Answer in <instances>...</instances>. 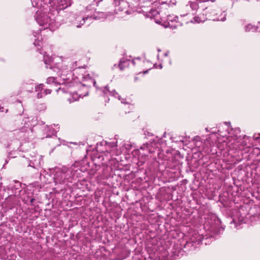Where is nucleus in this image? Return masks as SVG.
I'll use <instances>...</instances> for the list:
<instances>
[{"label":"nucleus","mask_w":260,"mask_h":260,"mask_svg":"<svg viewBox=\"0 0 260 260\" xmlns=\"http://www.w3.org/2000/svg\"><path fill=\"white\" fill-rule=\"evenodd\" d=\"M34 37H36V35H35V34H34Z\"/></svg>","instance_id":"obj_31"},{"label":"nucleus","mask_w":260,"mask_h":260,"mask_svg":"<svg viewBox=\"0 0 260 260\" xmlns=\"http://www.w3.org/2000/svg\"><path fill=\"white\" fill-rule=\"evenodd\" d=\"M64 87L63 88H59V89L62 90L64 92H70L71 98H68V101L71 103L73 102L77 101L79 98V95L76 92L72 93L71 91H66V89L68 88V87H70L71 85L66 84L64 83Z\"/></svg>","instance_id":"obj_6"},{"label":"nucleus","mask_w":260,"mask_h":260,"mask_svg":"<svg viewBox=\"0 0 260 260\" xmlns=\"http://www.w3.org/2000/svg\"><path fill=\"white\" fill-rule=\"evenodd\" d=\"M36 20L38 23L45 29L49 28L52 30L57 25L55 15L52 12L47 13L37 12Z\"/></svg>","instance_id":"obj_1"},{"label":"nucleus","mask_w":260,"mask_h":260,"mask_svg":"<svg viewBox=\"0 0 260 260\" xmlns=\"http://www.w3.org/2000/svg\"><path fill=\"white\" fill-rule=\"evenodd\" d=\"M23 121L24 125L19 129L15 130V134L18 135L20 138L25 139L27 138L29 133L32 132V130L28 123V118L23 120Z\"/></svg>","instance_id":"obj_5"},{"label":"nucleus","mask_w":260,"mask_h":260,"mask_svg":"<svg viewBox=\"0 0 260 260\" xmlns=\"http://www.w3.org/2000/svg\"><path fill=\"white\" fill-rule=\"evenodd\" d=\"M213 218L214 220L215 225V228H214V230L215 231L216 230V229H215L216 228H217V230H218L217 232L215 231V234L216 235L220 234L223 231V228L222 227H221V226L219 227V225L220 224L221 221H220V219L216 217V215H213L212 214V219Z\"/></svg>","instance_id":"obj_8"},{"label":"nucleus","mask_w":260,"mask_h":260,"mask_svg":"<svg viewBox=\"0 0 260 260\" xmlns=\"http://www.w3.org/2000/svg\"><path fill=\"white\" fill-rule=\"evenodd\" d=\"M159 66V68H160V69H161V68H162V67L161 64H160Z\"/></svg>","instance_id":"obj_29"},{"label":"nucleus","mask_w":260,"mask_h":260,"mask_svg":"<svg viewBox=\"0 0 260 260\" xmlns=\"http://www.w3.org/2000/svg\"><path fill=\"white\" fill-rule=\"evenodd\" d=\"M141 149H142V150H146L148 151V152L149 153H152L153 152H154V150H152L150 148V146L148 145H144V146H142L141 147Z\"/></svg>","instance_id":"obj_17"},{"label":"nucleus","mask_w":260,"mask_h":260,"mask_svg":"<svg viewBox=\"0 0 260 260\" xmlns=\"http://www.w3.org/2000/svg\"><path fill=\"white\" fill-rule=\"evenodd\" d=\"M190 6L193 10H196L198 9V5L196 2H191L190 3Z\"/></svg>","instance_id":"obj_19"},{"label":"nucleus","mask_w":260,"mask_h":260,"mask_svg":"<svg viewBox=\"0 0 260 260\" xmlns=\"http://www.w3.org/2000/svg\"><path fill=\"white\" fill-rule=\"evenodd\" d=\"M34 44L37 46H40V42L39 41H37L36 40H35L34 43Z\"/></svg>","instance_id":"obj_24"},{"label":"nucleus","mask_w":260,"mask_h":260,"mask_svg":"<svg viewBox=\"0 0 260 260\" xmlns=\"http://www.w3.org/2000/svg\"><path fill=\"white\" fill-rule=\"evenodd\" d=\"M73 69V75H76V78L79 80L80 81L82 82V85L85 86H90L91 84H93L94 86H95L96 82L95 81L92 79L91 77L89 76V75H84L83 73L81 74H79V70L82 69L84 72L85 68L82 66H79L78 65V63L77 61L75 62L73 64V67L72 68Z\"/></svg>","instance_id":"obj_3"},{"label":"nucleus","mask_w":260,"mask_h":260,"mask_svg":"<svg viewBox=\"0 0 260 260\" xmlns=\"http://www.w3.org/2000/svg\"><path fill=\"white\" fill-rule=\"evenodd\" d=\"M105 88L107 90L108 92H109L111 95H112L113 96H116V95L118 94V93L116 92V91L115 90H113L112 91H110L107 88V86H106Z\"/></svg>","instance_id":"obj_20"},{"label":"nucleus","mask_w":260,"mask_h":260,"mask_svg":"<svg viewBox=\"0 0 260 260\" xmlns=\"http://www.w3.org/2000/svg\"><path fill=\"white\" fill-rule=\"evenodd\" d=\"M51 92V90L50 89H44L43 92H40L37 93V97L38 98H42L47 95V94L50 93Z\"/></svg>","instance_id":"obj_12"},{"label":"nucleus","mask_w":260,"mask_h":260,"mask_svg":"<svg viewBox=\"0 0 260 260\" xmlns=\"http://www.w3.org/2000/svg\"><path fill=\"white\" fill-rule=\"evenodd\" d=\"M46 83L47 84L54 83L55 84H58V83L56 81V78L53 77H50L47 79Z\"/></svg>","instance_id":"obj_15"},{"label":"nucleus","mask_w":260,"mask_h":260,"mask_svg":"<svg viewBox=\"0 0 260 260\" xmlns=\"http://www.w3.org/2000/svg\"><path fill=\"white\" fill-rule=\"evenodd\" d=\"M44 63L46 64L51 65L53 63V60L51 57H47V55H44ZM50 68L51 69V66H50Z\"/></svg>","instance_id":"obj_14"},{"label":"nucleus","mask_w":260,"mask_h":260,"mask_svg":"<svg viewBox=\"0 0 260 260\" xmlns=\"http://www.w3.org/2000/svg\"><path fill=\"white\" fill-rule=\"evenodd\" d=\"M178 19V17L174 15H169L167 16V21L169 25H171L170 22H177Z\"/></svg>","instance_id":"obj_11"},{"label":"nucleus","mask_w":260,"mask_h":260,"mask_svg":"<svg viewBox=\"0 0 260 260\" xmlns=\"http://www.w3.org/2000/svg\"><path fill=\"white\" fill-rule=\"evenodd\" d=\"M6 137V135H3L1 136V139H0V142L2 143H4V141L3 139V137Z\"/></svg>","instance_id":"obj_26"},{"label":"nucleus","mask_w":260,"mask_h":260,"mask_svg":"<svg viewBox=\"0 0 260 260\" xmlns=\"http://www.w3.org/2000/svg\"><path fill=\"white\" fill-rule=\"evenodd\" d=\"M132 62L134 64H135V61L134 60H133Z\"/></svg>","instance_id":"obj_28"},{"label":"nucleus","mask_w":260,"mask_h":260,"mask_svg":"<svg viewBox=\"0 0 260 260\" xmlns=\"http://www.w3.org/2000/svg\"><path fill=\"white\" fill-rule=\"evenodd\" d=\"M125 62L124 60H120L119 63V67L121 70H122L124 69V67L123 65V63Z\"/></svg>","instance_id":"obj_21"},{"label":"nucleus","mask_w":260,"mask_h":260,"mask_svg":"<svg viewBox=\"0 0 260 260\" xmlns=\"http://www.w3.org/2000/svg\"><path fill=\"white\" fill-rule=\"evenodd\" d=\"M95 10L91 8V6H88L86 8V10L81 13V14L75 18L76 21L78 24L77 27H80L83 25L86 21H91L93 20V16H94Z\"/></svg>","instance_id":"obj_4"},{"label":"nucleus","mask_w":260,"mask_h":260,"mask_svg":"<svg viewBox=\"0 0 260 260\" xmlns=\"http://www.w3.org/2000/svg\"><path fill=\"white\" fill-rule=\"evenodd\" d=\"M73 178V172L72 170L63 166L56 170L54 179L56 184H68L72 182Z\"/></svg>","instance_id":"obj_2"},{"label":"nucleus","mask_w":260,"mask_h":260,"mask_svg":"<svg viewBox=\"0 0 260 260\" xmlns=\"http://www.w3.org/2000/svg\"><path fill=\"white\" fill-rule=\"evenodd\" d=\"M35 200V199L34 198H31L30 200V202L29 203H27V201H25V199L24 200V201H25V203L27 204L28 205H32V203L33 202H34V201Z\"/></svg>","instance_id":"obj_23"},{"label":"nucleus","mask_w":260,"mask_h":260,"mask_svg":"<svg viewBox=\"0 0 260 260\" xmlns=\"http://www.w3.org/2000/svg\"><path fill=\"white\" fill-rule=\"evenodd\" d=\"M256 29V28L254 27L253 26L250 25V24H248V25L246 26L245 27V30L246 31H250V30H252V31H254Z\"/></svg>","instance_id":"obj_18"},{"label":"nucleus","mask_w":260,"mask_h":260,"mask_svg":"<svg viewBox=\"0 0 260 260\" xmlns=\"http://www.w3.org/2000/svg\"><path fill=\"white\" fill-rule=\"evenodd\" d=\"M72 0H59L57 2V8L58 10H63L71 6Z\"/></svg>","instance_id":"obj_7"},{"label":"nucleus","mask_w":260,"mask_h":260,"mask_svg":"<svg viewBox=\"0 0 260 260\" xmlns=\"http://www.w3.org/2000/svg\"><path fill=\"white\" fill-rule=\"evenodd\" d=\"M43 87L44 85L43 84H40L37 85L35 88L36 91L38 93L43 92V91L44 90Z\"/></svg>","instance_id":"obj_16"},{"label":"nucleus","mask_w":260,"mask_h":260,"mask_svg":"<svg viewBox=\"0 0 260 260\" xmlns=\"http://www.w3.org/2000/svg\"><path fill=\"white\" fill-rule=\"evenodd\" d=\"M71 76L72 75V73H70L69 74Z\"/></svg>","instance_id":"obj_32"},{"label":"nucleus","mask_w":260,"mask_h":260,"mask_svg":"<svg viewBox=\"0 0 260 260\" xmlns=\"http://www.w3.org/2000/svg\"><path fill=\"white\" fill-rule=\"evenodd\" d=\"M258 138H259V137H254V139H258Z\"/></svg>","instance_id":"obj_30"},{"label":"nucleus","mask_w":260,"mask_h":260,"mask_svg":"<svg viewBox=\"0 0 260 260\" xmlns=\"http://www.w3.org/2000/svg\"><path fill=\"white\" fill-rule=\"evenodd\" d=\"M15 198V196H11V197H10L8 199H7L6 200V203L7 204H8V206H9L8 207H9V209H12V208H13L14 207V206H15V204L13 203H12V204H11L9 205V202H10V201H11V200H12V201H13V200H14Z\"/></svg>","instance_id":"obj_13"},{"label":"nucleus","mask_w":260,"mask_h":260,"mask_svg":"<svg viewBox=\"0 0 260 260\" xmlns=\"http://www.w3.org/2000/svg\"><path fill=\"white\" fill-rule=\"evenodd\" d=\"M43 4L44 5H47V4H50L51 5L52 3H53L54 0H43Z\"/></svg>","instance_id":"obj_22"},{"label":"nucleus","mask_w":260,"mask_h":260,"mask_svg":"<svg viewBox=\"0 0 260 260\" xmlns=\"http://www.w3.org/2000/svg\"><path fill=\"white\" fill-rule=\"evenodd\" d=\"M32 5L34 7H40L43 6V0H31Z\"/></svg>","instance_id":"obj_10"},{"label":"nucleus","mask_w":260,"mask_h":260,"mask_svg":"<svg viewBox=\"0 0 260 260\" xmlns=\"http://www.w3.org/2000/svg\"><path fill=\"white\" fill-rule=\"evenodd\" d=\"M106 18V15L104 13L102 12H96L95 11L94 16H93V20H103Z\"/></svg>","instance_id":"obj_9"},{"label":"nucleus","mask_w":260,"mask_h":260,"mask_svg":"<svg viewBox=\"0 0 260 260\" xmlns=\"http://www.w3.org/2000/svg\"><path fill=\"white\" fill-rule=\"evenodd\" d=\"M224 19H225V18L223 17V18H221L220 19H218L217 20H222V21H224Z\"/></svg>","instance_id":"obj_27"},{"label":"nucleus","mask_w":260,"mask_h":260,"mask_svg":"<svg viewBox=\"0 0 260 260\" xmlns=\"http://www.w3.org/2000/svg\"><path fill=\"white\" fill-rule=\"evenodd\" d=\"M61 78L63 80H69L70 79V77H69L68 78H66V77H64V75L63 74H61Z\"/></svg>","instance_id":"obj_25"}]
</instances>
